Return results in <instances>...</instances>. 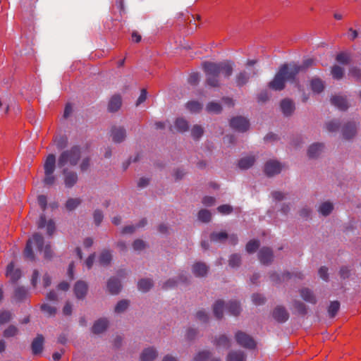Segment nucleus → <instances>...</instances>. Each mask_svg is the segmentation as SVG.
Listing matches in <instances>:
<instances>
[{
  "mask_svg": "<svg viewBox=\"0 0 361 361\" xmlns=\"http://www.w3.org/2000/svg\"><path fill=\"white\" fill-rule=\"evenodd\" d=\"M157 356V351L154 348H147L141 354L140 361H152Z\"/></svg>",
  "mask_w": 361,
  "mask_h": 361,
  "instance_id": "nucleus-26",
  "label": "nucleus"
},
{
  "mask_svg": "<svg viewBox=\"0 0 361 361\" xmlns=\"http://www.w3.org/2000/svg\"><path fill=\"white\" fill-rule=\"evenodd\" d=\"M259 259L263 264H268L273 259V252L269 247H263L259 250L258 254Z\"/></svg>",
  "mask_w": 361,
  "mask_h": 361,
  "instance_id": "nucleus-9",
  "label": "nucleus"
},
{
  "mask_svg": "<svg viewBox=\"0 0 361 361\" xmlns=\"http://www.w3.org/2000/svg\"><path fill=\"white\" fill-rule=\"evenodd\" d=\"M54 142L56 143V145L59 149H63L66 147L68 143V140L66 137H55Z\"/></svg>",
  "mask_w": 361,
  "mask_h": 361,
  "instance_id": "nucleus-52",
  "label": "nucleus"
},
{
  "mask_svg": "<svg viewBox=\"0 0 361 361\" xmlns=\"http://www.w3.org/2000/svg\"><path fill=\"white\" fill-rule=\"evenodd\" d=\"M80 149L79 147L74 146L69 150L64 151L61 154L59 158L58 164L59 167H63L66 164L75 166L80 159Z\"/></svg>",
  "mask_w": 361,
  "mask_h": 361,
  "instance_id": "nucleus-3",
  "label": "nucleus"
},
{
  "mask_svg": "<svg viewBox=\"0 0 361 361\" xmlns=\"http://www.w3.org/2000/svg\"><path fill=\"white\" fill-rule=\"evenodd\" d=\"M310 88L314 93H321L324 89V82L318 78H314L310 80Z\"/></svg>",
  "mask_w": 361,
  "mask_h": 361,
  "instance_id": "nucleus-18",
  "label": "nucleus"
},
{
  "mask_svg": "<svg viewBox=\"0 0 361 361\" xmlns=\"http://www.w3.org/2000/svg\"><path fill=\"white\" fill-rule=\"evenodd\" d=\"M18 332V329L13 325H10L4 331V336L6 338H10L15 336Z\"/></svg>",
  "mask_w": 361,
  "mask_h": 361,
  "instance_id": "nucleus-48",
  "label": "nucleus"
},
{
  "mask_svg": "<svg viewBox=\"0 0 361 361\" xmlns=\"http://www.w3.org/2000/svg\"><path fill=\"white\" fill-rule=\"evenodd\" d=\"M29 293L24 287H18L14 292V298L18 302H21L27 298Z\"/></svg>",
  "mask_w": 361,
  "mask_h": 361,
  "instance_id": "nucleus-27",
  "label": "nucleus"
},
{
  "mask_svg": "<svg viewBox=\"0 0 361 361\" xmlns=\"http://www.w3.org/2000/svg\"><path fill=\"white\" fill-rule=\"evenodd\" d=\"M41 310L47 313L49 315H54L56 313V308L50 306L48 304H43L41 306Z\"/></svg>",
  "mask_w": 361,
  "mask_h": 361,
  "instance_id": "nucleus-58",
  "label": "nucleus"
},
{
  "mask_svg": "<svg viewBox=\"0 0 361 361\" xmlns=\"http://www.w3.org/2000/svg\"><path fill=\"white\" fill-rule=\"evenodd\" d=\"M300 295L305 301L313 304L316 302V298L314 295L308 288H302L300 290Z\"/></svg>",
  "mask_w": 361,
  "mask_h": 361,
  "instance_id": "nucleus-31",
  "label": "nucleus"
},
{
  "mask_svg": "<svg viewBox=\"0 0 361 361\" xmlns=\"http://www.w3.org/2000/svg\"><path fill=\"white\" fill-rule=\"evenodd\" d=\"M230 126L232 128L239 132H245L250 127V123L249 121L244 117L235 116L231 119Z\"/></svg>",
  "mask_w": 361,
  "mask_h": 361,
  "instance_id": "nucleus-5",
  "label": "nucleus"
},
{
  "mask_svg": "<svg viewBox=\"0 0 361 361\" xmlns=\"http://www.w3.org/2000/svg\"><path fill=\"white\" fill-rule=\"evenodd\" d=\"M206 109L209 113L219 114L222 108L219 103L212 102L207 105Z\"/></svg>",
  "mask_w": 361,
  "mask_h": 361,
  "instance_id": "nucleus-38",
  "label": "nucleus"
},
{
  "mask_svg": "<svg viewBox=\"0 0 361 361\" xmlns=\"http://www.w3.org/2000/svg\"><path fill=\"white\" fill-rule=\"evenodd\" d=\"M259 243L257 240H251L246 245V250L248 253L255 252L259 247Z\"/></svg>",
  "mask_w": 361,
  "mask_h": 361,
  "instance_id": "nucleus-45",
  "label": "nucleus"
},
{
  "mask_svg": "<svg viewBox=\"0 0 361 361\" xmlns=\"http://www.w3.org/2000/svg\"><path fill=\"white\" fill-rule=\"evenodd\" d=\"M224 308V302L222 300H217L213 307V312L214 316L221 319L223 317V310Z\"/></svg>",
  "mask_w": 361,
  "mask_h": 361,
  "instance_id": "nucleus-28",
  "label": "nucleus"
},
{
  "mask_svg": "<svg viewBox=\"0 0 361 361\" xmlns=\"http://www.w3.org/2000/svg\"><path fill=\"white\" fill-rule=\"evenodd\" d=\"M107 288L111 294H117L121 289V282L115 278H111L107 283Z\"/></svg>",
  "mask_w": 361,
  "mask_h": 361,
  "instance_id": "nucleus-19",
  "label": "nucleus"
},
{
  "mask_svg": "<svg viewBox=\"0 0 361 361\" xmlns=\"http://www.w3.org/2000/svg\"><path fill=\"white\" fill-rule=\"evenodd\" d=\"M111 136L115 142H121L126 137V130L123 128H113Z\"/></svg>",
  "mask_w": 361,
  "mask_h": 361,
  "instance_id": "nucleus-20",
  "label": "nucleus"
},
{
  "mask_svg": "<svg viewBox=\"0 0 361 361\" xmlns=\"http://www.w3.org/2000/svg\"><path fill=\"white\" fill-rule=\"evenodd\" d=\"M121 97L118 94L114 95L109 102L108 109L110 112L117 111L121 108Z\"/></svg>",
  "mask_w": 361,
  "mask_h": 361,
  "instance_id": "nucleus-15",
  "label": "nucleus"
},
{
  "mask_svg": "<svg viewBox=\"0 0 361 361\" xmlns=\"http://www.w3.org/2000/svg\"><path fill=\"white\" fill-rule=\"evenodd\" d=\"M331 102L342 111L346 110L348 107L346 99L341 96H333L331 99Z\"/></svg>",
  "mask_w": 361,
  "mask_h": 361,
  "instance_id": "nucleus-17",
  "label": "nucleus"
},
{
  "mask_svg": "<svg viewBox=\"0 0 361 361\" xmlns=\"http://www.w3.org/2000/svg\"><path fill=\"white\" fill-rule=\"evenodd\" d=\"M37 202L42 211H45L47 205V199L45 195H41L37 197Z\"/></svg>",
  "mask_w": 361,
  "mask_h": 361,
  "instance_id": "nucleus-59",
  "label": "nucleus"
},
{
  "mask_svg": "<svg viewBox=\"0 0 361 361\" xmlns=\"http://www.w3.org/2000/svg\"><path fill=\"white\" fill-rule=\"evenodd\" d=\"M215 345L219 347L228 348L230 347V341L226 336L222 335L216 339Z\"/></svg>",
  "mask_w": 361,
  "mask_h": 361,
  "instance_id": "nucleus-43",
  "label": "nucleus"
},
{
  "mask_svg": "<svg viewBox=\"0 0 361 361\" xmlns=\"http://www.w3.org/2000/svg\"><path fill=\"white\" fill-rule=\"evenodd\" d=\"M65 174L64 182L65 185L68 188L73 187L78 180V176L74 172H67L66 170L63 171Z\"/></svg>",
  "mask_w": 361,
  "mask_h": 361,
  "instance_id": "nucleus-23",
  "label": "nucleus"
},
{
  "mask_svg": "<svg viewBox=\"0 0 361 361\" xmlns=\"http://www.w3.org/2000/svg\"><path fill=\"white\" fill-rule=\"evenodd\" d=\"M235 338L238 344L243 348L254 349L256 347L255 340L250 336L243 331H238L235 334Z\"/></svg>",
  "mask_w": 361,
  "mask_h": 361,
  "instance_id": "nucleus-4",
  "label": "nucleus"
},
{
  "mask_svg": "<svg viewBox=\"0 0 361 361\" xmlns=\"http://www.w3.org/2000/svg\"><path fill=\"white\" fill-rule=\"evenodd\" d=\"M218 211L223 214H228L232 212L233 209L230 205L223 204L217 208Z\"/></svg>",
  "mask_w": 361,
  "mask_h": 361,
  "instance_id": "nucleus-61",
  "label": "nucleus"
},
{
  "mask_svg": "<svg viewBox=\"0 0 361 361\" xmlns=\"http://www.w3.org/2000/svg\"><path fill=\"white\" fill-rule=\"evenodd\" d=\"M281 109L285 116H290L295 111V104L289 99H284L281 102Z\"/></svg>",
  "mask_w": 361,
  "mask_h": 361,
  "instance_id": "nucleus-11",
  "label": "nucleus"
},
{
  "mask_svg": "<svg viewBox=\"0 0 361 361\" xmlns=\"http://www.w3.org/2000/svg\"><path fill=\"white\" fill-rule=\"evenodd\" d=\"M301 68L297 66H281L274 79L269 82V87L275 90H282L285 87L286 80H294Z\"/></svg>",
  "mask_w": 361,
  "mask_h": 361,
  "instance_id": "nucleus-2",
  "label": "nucleus"
},
{
  "mask_svg": "<svg viewBox=\"0 0 361 361\" xmlns=\"http://www.w3.org/2000/svg\"><path fill=\"white\" fill-rule=\"evenodd\" d=\"M129 306V301L127 300H122L119 301L115 307V312L116 313H121L124 312Z\"/></svg>",
  "mask_w": 361,
  "mask_h": 361,
  "instance_id": "nucleus-46",
  "label": "nucleus"
},
{
  "mask_svg": "<svg viewBox=\"0 0 361 361\" xmlns=\"http://www.w3.org/2000/svg\"><path fill=\"white\" fill-rule=\"evenodd\" d=\"M6 276L10 279L12 283L16 282L21 276V272L20 269H15L14 264L11 262L6 269Z\"/></svg>",
  "mask_w": 361,
  "mask_h": 361,
  "instance_id": "nucleus-10",
  "label": "nucleus"
},
{
  "mask_svg": "<svg viewBox=\"0 0 361 361\" xmlns=\"http://www.w3.org/2000/svg\"><path fill=\"white\" fill-rule=\"evenodd\" d=\"M32 245L31 240H27L25 248L24 250V256L27 259L34 260L35 256L32 251Z\"/></svg>",
  "mask_w": 361,
  "mask_h": 361,
  "instance_id": "nucleus-42",
  "label": "nucleus"
},
{
  "mask_svg": "<svg viewBox=\"0 0 361 361\" xmlns=\"http://www.w3.org/2000/svg\"><path fill=\"white\" fill-rule=\"evenodd\" d=\"M112 259V255L108 250H104L101 252L99 257V263L102 266H106L110 264Z\"/></svg>",
  "mask_w": 361,
  "mask_h": 361,
  "instance_id": "nucleus-29",
  "label": "nucleus"
},
{
  "mask_svg": "<svg viewBox=\"0 0 361 361\" xmlns=\"http://www.w3.org/2000/svg\"><path fill=\"white\" fill-rule=\"evenodd\" d=\"M81 200L79 198H69L66 202V208L68 211L75 209L80 204Z\"/></svg>",
  "mask_w": 361,
  "mask_h": 361,
  "instance_id": "nucleus-39",
  "label": "nucleus"
},
{
  "mask_svg": "<svg viewBox=\"0 0 361 361\" xmlns=\"http://www.w3.org/2000/svg\"><path fill=\"white\" fill-rule=\"evenodd\" d=\"M212 214L207 209H202L198 213V219L202 222H209L211 220Z\"/></svg>",
  "mask_w": 361,
  "mask_h": 361,
  "instance_id": "nucleus-47",
  "label": "nucleus"
},
{
  "mask_svg": "<svg viewBox=\"0 0 361 361\" xmlns=\"http://www.w3.org/2000/svg\"><path fill=\"white\" fill-rule=\"evenodd\" d=\"M44 337L42 335L38 334L33 340L31 348L34 355H38L42 353L43 349Z\"/></svg>",
  "mask_w": 361,
  "mask_h": 361,
  "instance_id": "nucleus-12",
  "label": "nucleus"
},
{
  "mask_svg": "<svg viewBox=\"0 0 361 361\" xmlns=\"http://www.w3.org/2000/svg\"><path fill=\"white\" fill-rule=\"evenodd\" d=\"M324 149V145L321 143H315L312 145L307 152L310 158H316Z\"/></svg>",
  "mask_w": 361,
  "mask_h": 361,
  "instance_id": "nucleus-24",
  "label": "nucleus"
},
{
  "mask_svg": "<svg viewBox=\"0 0 361 361\" xmlns=\"http://www.w3.org/2000/svg\"><path fill=\"white\" fill-rule=\"evenodd\" d=\"M227 309L229 313L233 316L239 315L241 311V308L239 303L235 301H231L227 305Z\"/></svg>",
  "mask_w": 361,
  "mask_h": 361,
  "instance_id": "nucleus-32",
  "label": "nucleus"
},
{
  "mask_svg": "<svg viewBox=\"0 0 361 361\" xmlns=\"http://www.w3.org/2000/svg\"><path fill=\"white\" fill-rule=\"evenodd\" d=\"M202 68L207 76L206 83L213 87L220 85L219 76L229 78L233 71V64L228 61L221 62L204 61Z\"/></svg>",
  "mask_w": 361,
  "mask_h": 361,
  "instance_id": "nucleus-1",
  "label": "nucleus"
},
{
  "mask_svg": "<svg viewBox=\"0 0 361 361\" xmlns=\"http://www.w3.org/2000/svg\"><path fill=\"white\" fill-rule=\"evenodd\" d=\"M274 318L279 322H284L288 319V314L283 307H277L273 312Z\"/></svg>",
  "mask_w": 361,
  "mask_h": 361,
  "instance_id": "nucleus-14",
  "label": "nucleus"
},
{
  "mask_svg": "<svg viewBox=\"0 0 361 361\" xmlns=\"http://www.w3.org/2000/svg\"><path fill=\"white\" fill-rule=\"evenodd\" d=\"M187 109L192 112L197 113L201 111L202 105L201 103L197 101H190L186 104Z\"/></svg>",
  "mask_w": 361,
  "mask_h": 361,
  "instance_id": "nucleus-37",
  "label": "nucleus"
},
{
  "mask_svg": "<svg viewBox=\"0 0 361 361\" xmlns=\"http://www.w3.org/2000/svg\"><path fill=\"white\" fill-rule=\"evenodd\" d=\"M56 157L54 154H49L44 164V173H53L55 169Z\"/></svg>",
  "mask_w": 361,
  "mask_h": 361,
  "instance_id": "nucleus-13",
  "label": "nucleus"
},
{
  "mask_svg": "<svg viewBox=\"0 0 361 361\" xmlns=\"http://www.w3.org/2000/svg\"><path fill=\"white\" fill-rule=\"evenodd\" d=\"M294 307L300 314H305L307 313L306 307L302 302L296 301L295 302Z\"/></svg>",
  "mask_w": 361,
  "mask_h": 361,
  "instance_id": "nucleus-60",
  "label": "nucleus"
},
{
  "mask_svg": "<svg viewBox=\"0 0 361 361\" xmlns=\"http://www.w3.org/2000/svg\"><path fill=\"white\" fill-rule=\"evenodd\" d=\"M37 226L39 228H42L47 226V231L49 235H51L55 231V224L52 220H49L47 222L46 217L44 214H42L37 222Z\"/></svg>",
  "mask_w": 361,
  "mask_h": 361,
  "instance_id": "nucleus-8",
  "label": "nucleus"
},
{
  "mask_svg": "<svg viewBox=\"0 0 361 361\" xmlns=\"http://www.w3.org/2000/svg\"><path fill=\"white\" fill-rule=\"evenodd\" d=\"M12 315L9 311L2 310L0 312V324L8 322L11 319Z\"/></svg>",
  "mask_w": 361,
  "mask_h": 361,
  "instance_id": "nucleus-50",
  "label": "nucleus"
},
{
  "mask_svg": "<svg viewBox=\"0 0 361 361\" xmlns=\"http://www.w3.org/2000/svg\"><path fill=\"white\" fill-rule=\"evenodd\" d=\"M252 302L256 305H262L265 301V298L263 295H262L261 294H258V293L253 294L252 296Z\"/></svg>",
  "mask_w": 361,
  "mask_h": 361,
  "instance_id": "nucleus-57",
  "label": "nucleus"
},
{
  "mask_svg": "<svg viewBox=\"0 0 361 361\" xmlns=\"http://www.w3.org/2000/svg\"><path fill=\"white\" fill-rule=\"evenodd\" d=\"M207 266L202 262H197L192 267V272L197 276H204L207 274Z\"/></svg>",
  "mask_w": 361,
  "mask_h": 361,
  "instance_id": "nucleus-21",
  "label": "nucleus"
},
{
  "mask_svg": "<svg viewBox=\"0 0 361 361\" xmlns=\"http://www.w3.org/2000/svg\"><path fill=\"white\" fill-rule=\"evenodd\" d=\"M240 256L237 254H234L232 255L229 259V265L231 267H236L240 265Z\"/></svg>",
  "mask_w": 361,
  "mask_h": 361,
  "instance_id": "nucleus-54",
  "label": "nucleus"
},
{
  "mask_svg": "<svg viewBox=\"0 0 361 361\" xmlns=\"http://www.w3.org/2000/svg\"><path fill=\"white\" fill-rule=\"evenodd\" d=\"M281 169V164L276 160H269L264 165V173L268 176H272L279 173Z\"/></svg>",
  "mask_w": 361,
  "mask_h": 361,
  "instance_id": "nucleus-6",
  "label": "nucleus"
},
{
  "mask_svg": "<svg viewBox=\"0 0 361 361\" xmlns=\"http://www.w3.org/2000/svg\"><path fill=\"white\" fill-rule=\"evenodd\" d=\"M333 210V204L329 202L322 203L319 207V212L324 215H329Z\"/></svg>",
  "mask_w": 361,
  "mask_h": 361,
  "instance_id": "nucleus-40",
  "label": "nucleus"
},
{
  "mask_svg": "<svg viewBox=\"0 0 361 361\" xmlns=\"http://www.w3.org/2000/svg\"><path fill=\"white\" fill-rule=\"evenodd\" d=\"M336 61L343 64H347L349 63L350 57L349 55L346 53L341 52L337 54Z\"/></svg>",
  "mask_w": 361,
  "mask_h": 361,
  "instance_id": "nucleus-56",
  "label": "nucleus"
},
{
  "mask_svg": "<svg viewBox=\"0 0 361 361\" xmlns=\"http://www.w3.org/2000/svg\"><path fill=\"white\" fill-rule=\"evenodd\" d=\"M28 240H31L32 245L35 244L39 251L42 250L44 245V238L42 235L35 233L32 235V238L29 239Z\"/></svg>",
  "mask_w": 361,
  "mask_h": 361,
  "instance_id": "nucleus-33",
  "label": "nucleus"
},
{
  "mask_svg": "<svg viewBox=\"0 0 361 361\" xmlns=\"http://www.w3.org/2000/svg\"><path fill=\"white\" fill-rule=\"evenodd\" d=\"M355 133L356 126L354 123H348L344 126L343 130V135L345 139H351L355 136Z\"/></svg>",
  "mask_w": 361,
  "mask_h": 361,
  "instance_id": "nucleus-22",
  "label": "nucleus"
},
{
  "mask_svg": "<svg viewBox=\"0 0 361 361\" xmlns=\"http://www.w3.org/2000/svg\"><path fill=\"white\" fill-rule=\"evenodd\" d=\"M211 356V353L209 351L200 352L194 358V361H207Z\"/></svg>",
  "mask_w": 361,
  "mask_h": 361,
  "instance_id": "nucleus-53",
  "label": "nucleus"
},
{
  "mask_svg": "<svg viewBox=\"0 0 361 361\" xmlns=\"http://www.w3.org/2000/svg\"><path fill=\"white\" fill-rule=\"evenodd\" d=\"M249 80V75L245 71L240 72L235 78L236 85L239 87L245 85Z\"/></svg>",
  "mask_w": 361,
  "mask_h": 361,
  "instance_id": "nucleus-35",
  "label": "nucleus"
},
{
  "mask_svg": "<svg viewBox=\"0 0 361 361\" xmlns=\"http://www.w3.org/2000/svg\"><path fill=\"white\" fill-rule=\"evenodd\" d=\"M326 129L329 132H334L339 128V124L335 121H330L326 125Z\"/></svg>",
  "mask_w": 361,
  "mask_h": 361,
  "instance_id": "nucleus-62",
  "label": "nucleus"
},
{
  "mask_svg": "<svg viewBox=\"0 0 361 361\" xmlns=\"http://www.w3.org/2000/svg\"><path fill=\"white\" fill-rule=\"evenodd\" d=\"M135 250H142L145 247V243L142 240H136L133 244Z\"/></svg>",
  "mask_w": 361,
  "mask_h": 361,
  "instance_id": "nucleus-63",
  "label": "nucleus"
},
{
  "mask_svg": "<svg viewBox=\"0 0 361 361\" xmlns=\"http://www.w3.org/2000/svg\"><path fill=\"white\" fill-rule=\"evenodd\" d=\"M175 127L178 132L183 133L188 130V123L183 118H177L175 121Z\"/></svg>",
  "mask_w": 361,
  "mask_h": 361,
  "instance_id": "nucleus-36",
  "label": "nucleus"
},
{
  "mask_svg": "<svg viewBox=\"0 0 361 361\" xmlns=\"http://www.w3.org/2000/svg\"><path fill=\"white\" fill-rule=\"evenodd\" d=\"M228 238V235L226 232L221 231L219 233H213L210 235L211 240L213 241H224Z\"/></svg>",
  "mask_w": 361,
  "mask_h": 361,
  "instance_id": "nucleus-44",
  "label": "nucleus"
},
{
  "mask_svg": "<svg viewBox=\"0 0 361 361\" xmlns=\"http://www.w3.org/2000/svg\"><path fill=\"white\" fill-rule=\"evenodd\" d=\"M340 308V303L338 301H333L330 303L328 312L330 317H334L337 312H338Z\"/></svg>",
  "mask_w": 361,
  "mask_h": 361,
  "instance_id": "nucleus-41",
  "label": "nucleus"
},
{
  "mask_svg": "<svg viewBox=\"0 0 361 361\" xmlns=\"http://www.w3.org/2000/svg\"><path fill=\"white\" fill-rule=\"evenodd\" d=\"M246 357L242 351L231 352L227 356V361H245Z\"/></svg>",
  "mask_w": 361,
  "mask_h": 361,
  "instance_id": "nucleus-30",
  "label": "nucleus"
},
{
  "mask_svg": "<svg viewBox=\"0 0 361 361\" xmlns=\"http://www.w3.org/2000/svg\"><path fill=\"white\" fill-rule=\"evenodd\" d=\"M87 290V284L83 281H77L73 288L74 294L78 299L84 298Z\"/></svg>",
  "mask_w": 361,
  "mask_h": 361,
  "instance_id": "nucleus-7",
  "label": "nucleus"
},
{
  "mask_svg": "<svg viewBox=\"0 0 361 361\" xmlns=\"http://www.w3.org/2000/svg\"><path fill=\"white\" fill-rule=\"evenodd\" d=\"M137 286L140 290L147 292L152 287L153 282L151 279H144L139 281Z\"/></svg>",
  "mask_w": 361,
  "mask_h": 361,
  "instance_id": "nucleus-34",
  "label": "nucleus"
},
{
  "mask_svg": "<svg viewBox=\"0 0 361 361\" xmlns=\"http://www.w3.org/2000/svg\"><path fill=\"white\" fill-rule=\"evenodd\" d=\"M55 181V177L53 173H45V177L44 179V183L46 185H51Z\"/></svg>",
  "mask_w": 361,
  "mask_h": 361,
  "instance_id": "nucleus-64",
  "label": "nucleus"
},
{
  "mask_svg": "<svg viewBox=\"0 0 361 361\" xmlns=\"http://www.w3.org/2000/svg\"><path fill=\"white\" fill-rule=\"evenodd\" d=\"M203 128L198 125L194 126L191 130L192 137L195 140L199 139L203 135Z\"/></svg>",
  "mask_w": 361,
  "mask_h": 361,
  "instance_id": "nucleus-49",
  "label": "nucleus"
},
{
  "mask_svg": "<svg viewBox=\"0 0 361 361\" xmlns=\"http://www.w3.org/2000/svg\"><path fill=\"white\" fill-rule=\"evenodd\" d=\"M200 78V74L198 73L194 72L190 74L188 81V83L191 85H196L198 84Z\"/></svg>",
  "mask_w": 361,
  "mask_h": 361,
  "instance_id": "nucleus-55",
  "label": "nucleus"
},
{
  "mask_svg": "<svg viewBox=\"0 0 361 361\" xmlns=\"http://www.w3.org/2000/svg\"><path fill=\"white\" fill-rule=\"evenodd\" d=\"M331 74L335 79H341L343 76V69L338 66H334L331 69Z\"/></svg>",
  "mask_w": 361,
  "mask_h": 361,
  "instance_id": "nucleus-51",
  "label": "nucleus"
},
{
  "mask_svg": "<svg viewBox=\"0 0 361 361\" xmlns=\"http://www.w3.org/2000/svg\"><path fill=\"white\" fill-rule=\"evenodd\" d=\"M255 161L254 156H247L241 158L238 161V167L240 169H247L251 167Z\"/></svg>",
  "mask_w": 361,
  "mask_h": 361,
  "instance_id": "nucleus-25",
  "label": "nucleus"
},
{
  "mask_svg": "<svg viewBox=\"0 0 361 361\" xmlns=\"http://www.w3.org/2000/svg\"><path fill=\"white\" fill-rule=\"evenodd\" d=\"M108 324L107 319H99L92 326V331L95 334H101L106 329Z\"/></svg>",
  "mask_w": 361,
  "mask_h": 361,
  "instance_id": "nucleus-16",
  "label": "nucleus"
}]
</instances>
